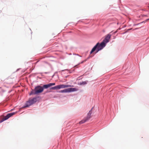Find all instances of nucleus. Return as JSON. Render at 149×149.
<instances>
[{"label": "nucleus", "instance_id": "nucleus-3", "mask_svg": "<svg viewBox=\"0 0 149 149\" xmlns=\"http://www.w3.org/2000/svg\"><path fill=\"white\" fill-rule=\"evenodd\" d=\"M71 87H72V86L70 85L60 84L52 87L50 88V89L58 90L62 88H64Z\"/></svg>", "mask_w": 149, "mask_h": 149}, {"label": "nucleus", "instance_id": "nucleus-7", "mask_svg": "<svg viewBox=\"0 0 149 149\" xmlns=\"http://www.w3.org/2000/svg\"><path fill=\"white\" fill-rule=\"evenodd\" d=\"M55 85V83H49L47 84L44 85L43 86V88H47L52 86H54Z\"/></svg>", "mask_w": 149, "mask_h": 149}, {"label": "nucleus", "instance_id": "nucleus-8", "mask_svg": "<svg viewBox=\"0 0 149 149\" xmlns=\"http://www.w3.org/2000/svg\"><path fill=\"white\" fill-rule=\"evenodd\" d=\"M67 89L68 92H71L75 91L78 90L77 89L74 88H67Z\"/></svg>", "mask_w": 149, "mask_h": 149}, {"label": "nucleus", "instance_id": "nucleus-11", "mask_svg": "<svg viewBox=\"0 0 149 149\" xmlns=\"http://www.w3.org/2000/svg\"><path fill=\"white\" fill-rule=\"evenodd\" d=\"M148 20H149V19H146V21H147Z\"/></svg>", "mask_w": 149, "mask_h": 149}, {"label": "nucleus", "instance_id": "nucleus-4", "mask_svg": "<svg viewBox=\"0 0 149 149\" xmlns=\"http://www.w3.org/2000/svg\"><path fill=\"white\" fill-rule=\"evenodd\" d=\"M37 98L36 97H34L32 99H29L28 101L26 102L25 104L24 107H28L33 104L37 101Z\"/></svg>", "mask_w": 149, "mask_h": 149}, {"label": "nucleus", "instance_id": "nucleus-1", "mask_svg": "<svg viewBox=\"0 0 149 149\" xmlns=\"http://www.w3.org/2000/svg\"><path fill=\"white\" fill-rule=\"evenodd\" d=\"M111 35L110 34H107L105 37V39L100 44L97 43L95 45L92 49L90 52V54H91L93 52L96 50V53L102 49L106 46V44L108 42L111 38Z\"/></svg>", "mask_w": 149, "mask_h": 149}, {"label": "nucleus", "instance_id": "nucleus-5", "mask_svg": "<svg viewBox=\"0 0 149 149\" xmlns=\"http://www.w3.org/2000/svg\"><path fill=\"white\" fill-rule=\"evenodd\" d=\"M93 109V108L91 109V110H90L89 112L88 113L87 116L79 122V124H81L85 123L91 118Z\"/></svg>", "mask_w": 149, "mask_h": 149}, {"label": "nucleus", "instance_id": "nucleus-2", "mask_svg": "<svg viewBox=\"0 0 149 149\" xmlns=\"http://www.w3.org/2000/svg\"><path fill=\"white\" fill-rule=\"evenodd\" d=\"M43 88L40 86H38L36 87L34 89L32 90L30 93V95L33 94H37L42 93L43 91Z\"/></svg>", "mask_w": 149, "mask_h": 149}, {"label": "nucleus", "instance_id": "nucleus-6", "mask_svg": "<svg viewBox=\"0 0 149 149\" xmlns=\"http://www.w3.org/2000/svg\"><path fill=\"white\" fill-rule=\"evenodd\" d=\"M15 114V113L13 112L8 114L6 116L3 117L0 121V123H2L5 120L8 119L10 117H11Z\"/></svg>", "mask_w": 149, "mask_h": 149}, {"label": "nucleus", "instance_id": "nucleus-9", "mask_svg": "<svg viewBox=\"0 0 149 149\" xmlns=\"http://www.w3.org/2000/svg\"><path fill=\"white\" fill-rule=\"evenodd\" d=\"M59 92L62 93L68 92L67 88L63 90L60 91H59Z\"/></svg>", "mask_w": 149, "mask_h": 149}, {"label": "nucleus", "instance_id": "nucleus-10", "mask_svg": "<svg viewBox=\"0 0 149 149\" xmlns=\"http://www.w3.org/2000/svg\"><path fill=\"white\" fill-rule=\"evenodd\" d=\"M4 92V90L3 89L1 88V87H0V93L3 92Z\"/></svg>", "mask_w": 149, "mask_h": 149}, {"label": "nucleus", "instance_id": "nucleus-13", "mask_svg": "<svg viewBox=\"0 0 149 149\" xmlns=\"http://www.w3.org/2000/svg\"><path fill=\"white\" fill-rule=\"evenodd\" d=\"M131 29H128V30H130Z\"/></svg>", "mask_w": 149, "mask_h": 149}, {"label": "nucleus", "instance_id": "nucleus-12", "mask_svg": "<svg viewBox=\"0 0 149 149\" xmlns=\"http://www.w3.org/2000/svg\"><path fill=\"white\" fill-rule=\"evenodd\" d=\"M84 61H82V62H81V63H84Z\"/></svg>", "mask_w": 149, "mask_h": 149}]
</instances>
